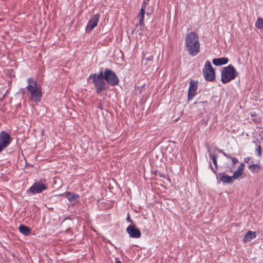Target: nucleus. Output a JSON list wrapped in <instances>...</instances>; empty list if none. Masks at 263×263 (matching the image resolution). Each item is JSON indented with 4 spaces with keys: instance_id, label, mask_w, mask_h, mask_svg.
Returning a JSON list of instances; mask_svg holds the SVG:
<instances>
[{
    "instance_id": "f3484780",
    "label": "nucleus",
    "mask_w": 263,
    "mask_h": 263,
    "mask_svg": "<svg viewBox=\"0 0 263 263\" xmlns=\"http://www.w3.org/2000/svg\"><path fill=\"white\" fill-rule=\"evenodd\" d=\"M18 229H19L20 232L22 234H23L26 236L28 235L31 231L29 227L25 226L23 224L20 225L18 228Z\"/></svg>"
},
{
    "instance_id": "2eb2a0df",
    "label": "nucleus",
    "mask_w": 263,
    "mask_h": 263,
    "mask_svg": "<svg viewBox=\"0 0 263 263\" xmlns=\"http://www.w3.org/2000/svg\"><path fill=\"white\" fill-rule=\"evenodd\" d=\"M256 237L255 232L249 231L245 236L243 240L244 242L246 241H250L252 239L255 238Z\"/></svg>"
},
{
    "instance_id": "39448f33",
    "label": "nucleus",
    "mask_w": 263,
    "mask_h": 263,
    "mask_svg": "<svg viewBox=\"0 0 263 263\" xmlns=\"http://www.w3.org/2000/svg\"><path fill=\"white\" fill-rule=\"evenodd\" d=\"M103 78L107 85L115 86L119 84V79L116 73L112 70L106 68L103 73Z\"/></svg>"
},
{
    "instance_id": "cd10ccee",
    "label": "nucleus",
    "mask_w": 263,
    "mask_h": 263,
    "mask_svg": "<svg viewBox=\"0 0 263 263\" xmlns=\"http://www.w3.org/2000/svg\"><path fill=\"white\" fill-rule=\"evenodd\" d=\"M126 220L128 221H129V222H132V220L130 218V216H129V214H127V217L126 218Z\"/></svg>"
},
{
    "instance_id": "5701e85b",
    "label": "nucleus",
    "mask_w": 263,
    "mask_h": 263,
    "mask_svg": "<svg viewBox=\"0 0 263 263\" xmlns=\"http://www.w3.org/2000/svg\"><path fill=\"white\" fill-rule=\"evenodd\" d=\"M256 152L259 157L261 156V147L260 145H257V148L256 149Z\"/></svg>"
},
{
    "instance_id": "bb28decb",
    "label": "nucleus",
    "mask_w": 263,
    "mask_h": 263,
    "mask_svg": "<svg viewBox=\"0 0 263 263\" xmlns=\"http://www.w3.org/2000/svg\"><path fill=\"white\" fill-rule=\"evenodd\" d=\"M147 4V2L146 0H144L143 3H142L141 8H143V9L145 10Z\"/></svg>"
},
{
    "instance_id": "423d86ee",
    "label": "nucleus",
    "mask_w": 263,
    "mask_h": 263,
    "mask_svg": "<svg viewBox=\"0 0 263 263\" xmlns=\"http://www.w3.org/2000/svg\"><path fill=\"white\" fill-rule=\"evenodd\" d=\"M203 74L205 80L213 81L215 79V71L210 61L205 62L203 68Z\"/></svg>"
},
{
    "instance_id": "9b49d317",
    "label": "nucleus",
    "mask_w": 263,
    "mask_h": 263,
    "mask_svg": "<svg viewBox=\"0 0 263 263\" xmlns=\"http://www.w3.org/2000/svg\"><path fill=\"white\" fill-rule=\"evenodd\" d=\"M198 88V82L193 80H191L188 91V100H192L196 94V91Z\"/></svg>"
},
{
    "instance_id": "0eeeda50",
    "label": "nucleus",
    "mask_w": 263,
    "mask_h": 263,
    "mask_svg": "<svg viewBox=\"0 0 263 263\" xmlns=\"http://www.w3.org/2000/svg\"><path fill=\"white\" fill-rule=\"evenodd\" d=\"M11 141V138L9 133L5 131L0 133V152L10 144Z\"/></svg>"
},
{
    "instance_id": "393cba45",
    "label": "nucleus",
    "mask_w": 263,
    "mask_h": 263,
    "mask_svg": "<svg viewBox=\"0 0 263 263\" xmlns=\"http://www.w3.org/2000/svg\"><path fill=\"white\" fill-rule=\"evenodd\" d=\"M231 160L232 161L233 165H235L236 163H238V160L236 158H234V157L231 158Z\"/></svg>"
},
{
    "instance_id": "b1692460",
    "label": "nucleus",
    "mask_w": 263,
    "mask_h": 263,
    "mask_svg": "<svg viewBox=\"0 0 263 263\" xmlns=\"http://www.w3.org/2000/svg\"><path fill=\"white\" fill-rule=\"evenodd\" d=\"M153 59H154V57L153 55H151L148 58H145L144 60L146 62H149L151 63H152Z\"/></svg>"
},
{
    "instance_id": "6ab92c4d",
    "label": "nucleus",
    "mask_w": 263,
    "mask_h": 263,
    "mask_svg": "<svg viewBox=\"0 0 263 263\" xmlns=\"http://www.w3.org/2000/svg\"><path fill=\"white\" fill-rule=\"evenodd\" d=\"M249 169L253 173L260 171L261 167L259 164H251L249 166Z\"/></svg>"
},
{
    "instance_id": "f8f14e48",
    "label": "nucleus",
    "mask_w": 263,
    "mask_h": 263,
    "mask_svg": "<svg viewBox=\"0 0 263 263\" xmlns=\"http://www.w3.org/2000/svg\"><path fill=\"white\" fill-rule=\"evenodd\" d=\"M244 167H245L244 163H241L239 165V166L238 167V168L237 169V170L236 171H235L233 173V175L232 176V177H233L234 180L239 178L240 176L242 175V174L243 172Z\"/></svg>"
},
{
    "instance_id": "f03ea898",
    "label": "nucleus",
    "mask_w": 263,
    "mask_h": 263,
    "mask_svg": "<svg viewBox=\"0 0 263 263\" xmlns=\"http://www.w3.org/2000/svg\"><path fill=\"white\" fill-rule=\"evenodd\" d=\"M28 85L26 87L27 95L29 99L33 102L38 103L41 101L42 97V89L38 85L36 81L33 78L27 79Z\"/></svg>"
},
{
    "instance_id": "aec40b11",
    "label": "nucleus",
    "mask_w": 263,
    "mask_h": 263,
    "mask_svg": "<svg viewBox=\"0 0 263 263\" xmlns=\"http://www.w3.org/2000/svg\"><path fill=\"white\" fill-rule=\"evenodd\" d=\"M255 26L259 29H263V18L258 17L255 23Z\"/></svg>"
},
{
    "instance_id": "7c9ffc66",
    "label": "nucleus",
    "mask_w": 263,
    "mask_h": 263,
    "mask_svg": "<svg viewBox=\"0 0 263 263\" xmlns=\"http://www.w3.org/2000/svg\"><path fill=\"white\" fill-rule=\"evenodd\" d=\"M211 167H212V166L211 165ZM212 168V170L213 171V172H215V170H214V169L213 168Z\"/></svg>"
},
{
    "instance_id": "412c9836",
    "label": "nucleus",
    "mask_w": 263,
    "mask_h": 263,
    "mask_svg": "<svg viewBox=\"0 0 263 263\" xmlns=\"http://www.w3.org/2000/svg\"><path fill=\"white\" fill-rule=\"evenodd\" d=\"M210 157L211 159H212L214 165L215 166L216 168H217V155H213V154H210Z\"/></svg>"
},
{
    "instance_id": "a211bd4d",
    "label": "nucleus",
    "mask_w": 263,
    "mask_h": 263,
    "mask_svg": "<svg viewBox=\"0 0 263 263\" xmlns=\"http://www.w3.org/2000/svg\"><path fill=\"white\" fill-rule=\"evenodd\" d=\"M145 11L143 8H141L138 17L139 18V24L140 26L144 25V14Z\"/></svg>"
},
{
    "instance_id": "4be33fe9",
    "label": "nucleus",
    "mask_w": 263,
    "mask_h": 263,
    "mask_svg": "<svg viewBox=\"0 0 263 263\" xmlns=\"http://www.w3.org/2000/svg\"><path fill=\"white\" fill-rule=\"evenodd\" d=\"M217 150L219 153H222L225 157H226L228 158H230L231 159V158L233 157L231 156V155L230 154L226 153L223 149L218 148Z\"/></svg>"
},
{
    "instance_id": "7ed1b4c3",
    "label": "nucleus",
    "mask_w": 263,
    "mask_h": 263,
    "mask_svg": "<svg viewBox=\"0 0 263 263\" xmlns=\"http://www.w3.org/2000/svg\"><path fill=\"white\" fill-rule=\"evenodd\" d=\"M89 80H91V83L94 86L96 92L98 95H100L103 91L108 88L107 84L104 81L103 71H101L99 74H91L87 79L88 81Z\"/></svg>"
},
{
    "instance_id": "c85d7f7f",
    "label": "nucleus",
    "mask_w": 263,
    "mask_h": 263,
    "mask_svg": "<svg viewBox=\"0 0 263 263\" xmlns=\"http://www.w3.org/2000/svg\"><path fill=\"white\" fill-rule=\"evenodd\" d=\"M117 261L115 263H122L120 261L118 260L117 259H116Z\"/></svg>"
},
{
    "instance_id": "ddd939ff",
    "label": "nucleus",
    "mask_w": 263,
    "mask_h": 263,
    "mask_svg": "<svg viewBox=\"0 0 263 263\" xmlns=\"http://www.w3.org/2000/svg\"><path fill=\"white\" fill-rule=\"evenodd\" d=\"M219 176H220V181L224 183H231L234 180L232 176H230L226 175L225 174V173H220Z\"/></svg>"
},
{
    "instance_id": "4468645a",
    "label": "nucleus",
    "mask_w": 263,
    "mask_h": 263,
    "mask_svg": "<svg viewBox=\"0 0 263 263\" xmlns=\"http://www.w3.org/2000/svg\"><path fill=\"white\" fill-rule=\"evenodd\" d=\"M229 60L227 58H220L214 59L212 61L213 63L216 66H219L228 63Z\"/></svg>"
},
{
    "instance_id": "6e6552de",
    "label": "nucleus",
    "mask_w": 263,
    "mask_h": 263,
    "mask_svg": "<svg viewBox=\"0 0 263 263\" xmlns=\"http://www.w3.org/2000/svg\"><path fill=\"white\" fill-rule=\"evenodd\" d=\"M47 189V185L41 181L34 183L29 189V191L33 194H39Z\"/></svg>"
},
{
    "instance_id": "9d476101",
    "label": "nucleus",
    "mask_w": 263,
    "mask_h": 263,
    "mask_svg": "<svg viewBox=\"0 0 263 263\" xmlns=\"http://www.w3.org/2000/svg\"><path fill=\"white\" fill-rule=\"evenodd\" d=\"M126 232L132 238H139L141 236L139 229L134 225H129L126 228Z\"/></svg>"
},
{
    "instance_id": "c756f323",
    "label": "nucleus",
    "mask_w": 263,
    "mask_h": 263,
    "mask_svg": "<svg viewBox=\"0 0 263 263\" xmlns=\"http://www.w3.org/2000/svg\"><path fill=\"white\" fill-rule=\"evenodd\" d=\"M160 176L162 177L165 178V176L164 175L163 176V175H161Z\"/></svg>"
},
{
    "instance_id": "1a4fd4ad",
    "label": "nucleus",
    "mask_w": 263,
    "mask_h": 263,
    "mask_svg": "<svg viewBox=\"0 0 263 263\" xmlns=\"http://www.w3.org/2000/svg\"><path fill=\"white\" fill-rule=\"evenodd\" d=\"M99 21V15L95 14L89 20L86 27V31L90 32L91 31L98 25Z\"/></svg>"
},
{
    "instance_id": "20e7f679",
    "label": "nucleus",
    "mask_w": 263,
    "mask_h": 263,
    "mask_svg": "<svg viewBox=\"0 0 263 263\" xmlns=\"http://www.w3.org/2000/svg\"><path fill=\"white\" fill-rule=\"evenodd\" d=\"M237 71L232 65L223 68L221 73V80L222 83L226 84L235 79Z\"/></svg>"
},
{
    "instance_id": "dca6fc26",
    "label": "nucleus",
    "mask_w": 263,
    "mask_h": 263,
    "mask_svg": "<svg viewBox=\"0 0 263 263\" xmlns=\"http://www.w3.org/2000/svg\"><path fill=\"white\" fill-rule=\"evenodd\" d=\"M64 195L69 201H73L79 198V195L72 193L69 192H66Z\"/></svg>"
},
{
    "instance_id": "a878e982",
    "label": "nucleus",
    "mask_w": 263,
    "mask_h": 263,
    "mask_svg": "<svg viewBox=\"0 0 263 263\" xmlns=\"http://www.w3.org/2000/svg\"><path fill=\"white\" fill-rule=\"evenodd\" d=\"M152 63H151L150 62H145V63H144V65L147 68H149L150 67H152Z\"/></svg>"
},
{
    "instance_id": "f257e3e1",
    "label": "nucleus",
    "mask_w": 263,
    "mask_h": 263,
    "mask_svg": "<svg viewBox=\"0 0 263 263\" xmlns=\"http://www.w3.org/2000/svg\"><path fill=\"white\" fill-rule=\"evenodd\" d=\"M185 45L189 54L196 55L199 52L200 46L198 35L193 32L188 33L185 38Z\"/></svg>"
}]
</instances>
